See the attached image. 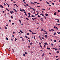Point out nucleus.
I'll use <instances>...</instances> for the list:
<instances>
[{
  "mask_svg": "<svg viewBox=\"0 0 60 60\" xmlns=\"http://www.w3.org/2000/svg\"><path fill=\"white\" fill-rule=\"evenodd\" d=\"M45 55V54L43 53L42 54V56H43Z\"/></svg>",
  "mask_w": 60,
  "mask_h": 60,
  "instance_id": "22",
  "label": "nucleus"
},
{
  "mask_svg": "<svg viewBox=\"0 0 60 60\" xmlns=\"http://www.w3.org/2000/svg\"><path fill=\"white\" fill-rule=\"evenodd\" d=\"M11 40L12 41H13V40L12 39H11Z\"/></svg>",
  "mask_w": 60,
  "mask_h": 60,
  "instance_id": "43",
  "label": "nucleus"
},
{
  "mask_svg": "<svg viewBox=\"0 0 60 60\" xmlns=\"http://www.w3.org/2000/svg\"><path fill=\"white\" fill-rule=\"evenodd\" d=\"M57 33H58V34H60V32H57Z\"/></svg>",
  "mask_w": 60,
  "mask_h": 60,
  "instance_id": "23",
  "label": "nucleus"
},
{
  "mask_svg": "<svg viewBox=\"0 0 60 60\" xmlns=\"http://www.w3.org/2000/svg\"><path fill=\"white\" fill-rule=\"evenodd\" d=\"M55 50H57V49H55Z\"/></svg>",
  "mask_w": 60,
  "mask_h": 60,
  "instance_id": "41",
  "label": "nucleus"
},
{
  "mask_svg": "<svg viewBox=\"0 0 60 60\" xmlns=\"http://www.w3.org/2000/svg\"><path fill=\"white\" fill-rule=\"evenodd\" d=\"M34 39H35V36L34 37Z\"/></svg>",
  "mask_w": 60,
  "mask_h": 60,
  "instance_id": "39",
  "label": "nucleus"
},
{
  "mask_svg": "<svg viewBox=\"0 0 60 60\" xmlns=\"http://www.w3.org/2000/svg\"><path fill=\"white\" fill-rule=\"evenodd\" d=\"M27 35L28 36L29 35V33H27Z\"/></svg>",
  "mask_w": 60,
  "mask_h": 60,
  "instance_id": "48",
  "label": "nucleus"
},
{
  "mask_svg": "<svg viewBox=\"0 0 60 60\" xmlns=\"http://www.w3.org/2000/svg\"><path fill=\"white\" fill-rule=\"evenodd\" d=\"M58 12H60V10H58Z\"/></svg>",
  "mask_w": 60,
  "mask_h": 60,
  "instance_id": "46",
  "label": "nucleus"
},
{
  "mask_svg": "<svg viewBox=\"0 0 60 60\" xmlns=\"http://www.w3.org/2000/svg\"><path fill=\"white\" fill-rule=\"evenodd\" d=\"M9 22H11V20H9Z\"/></svg>",
  "mask_w": 60,
  "mask_h": 60,
  "instance_id": "52",
  "label": "nucleus"
},
{
  "mask_svg": "<svg viewBox=\"0 0 60 60\" xmlns=\"http://www.w3.org/2000/svg\"><path fill=\"white\" fill-rule=\"evenodd\" d=\"M37 19V18L36 17L35 18H34V19Z\"/></svg>",
  "mask_w": 60,
  "mask_h": 60,
  "instance_id": "35",
  "label": "nucleus"
},
{
  "mask_svg": "<svg viewBox=\"0 0 60 60\" xmlns=\"http://www.w3.org/2000/svg\"><path fill=\"white\" fill-rule=\"evenodd\" d=\"M10 12L11 14H12V11H11Z\"/></svg>",
  "mask_w": 60,
  "mask_h": 60,
  "instance_id": "20",
  "label": "nucleus"
},
{
  "mask_svg": "<svg viewBox=\"0 0 60 60\" xmlns=\"http://www.w3.org/2000/svg\"><path fill=\"white\" fill-rule=\"evenodd\" d=\"M25 15L26 16H27V14H26V13H25Z\"/></svg>",
  "mask_w": 60,
  "mask_h": 60,
  "instance_id": "36",
  "label": "nucleus"
},
{
  "mask_svg": "<svg viewBox=\"0 0 60 60\" xmlns=\"http://www.w3.org/2000/svg\"><path fill=\"white\" fill-rule=\"evenodd\" d=\"M44 48H45V47H46V45H44Z\"/></svg>",
  "mask_w": 60,
  "mask_h": 60,
  "instance_id": "44",
  "label": "nucleus"
},
{
  "mask_svg": "<svg viewBox=\"0 0 60 60\" xmlns=\"http://www.w3.org/2000/svg\"><path fill=\"white\" fill-rule=\"evenodd\" d=\"M44 17L45 19H46V16H44Z\"/></svg>",
  "mask_w": 60,
  "mask_h": 60,
  "instance_id": "50",
  "label": "nucleus"
},
{
  "mask_svg": "<svg viewBox=\"0 0 60 60\" xmlns=\"http://www.w3.org/2000/svg\"><path fill=\"white\" fill-rule=\"evenodd\" d=\"M6 39L7 40H8V39L7 38H6Z\"/></svg>",
  "mask_w": 60,
  "mask_h": 60,
  "instance_id": "45",
  "label": "nucleus"
},
{
  "mask_svg": "<svg viewBox=\"0 0 60 60\" xmlns=\"http://www.w3.org/2000/svg\"><path fill=\"white\" fill-rule=\"evenodd\" d=\"M45 16H48V14H45Z\"/></svg>",
  "mask_w": 60,
  "mask_h": 60,
  "instance_id": "12",
  "label": "nucleus"
},
{
  "mask_svg": "<svg viewBox=\"0 0 60 60\" xmlns=\"http://www.w3.org/2000/svg\"><path fill=\"white\" fill-rule=\"evenodd\" d=\"M46 44H47V43H44V44H45V45H46Z\"/></svg>",
  "mask_w": 60,
  "mask_h": 60,
  "instance_id": "28",
  "label": "nucleus"
},
{
  "mask_svg": "<svg viewBox=\"0 0 60 60\" xmlns=\"http://www.w3.org/2000/svg\"><path fill=\"white\" fill-rule=\"evenodd\" d=\"M28 41H29V42H30V40H29Z\"/></svg>",
  "mask_w": 60,
  "mask_h": 60,
  "instance_id": "57",
  "label": "nucleus"
},
{
  "mask_svg": "<svg viewBox=\"0 0 60 60\" xmlns=\"http://www.w3.org/2000/svg\"><path fill=\"white\" fill-rule=\"evenodd\" d=\"M40 6H37V7H40Z\"/></svg>",
  "mask_w": 60,
  "mask_h": 60,
  "instance_id": "27",
  "label": "nucleus"
},
{
  "mask_svg": "<svg viewBox=\"0 0 60 60\" xmlns=\"http://www.w3.org/2000/svg\"><path fill=\"white\" fill-rule=\"evenodd\" d=\"M54 41L55 42H56V40H54Z\"/></svg>",
  "mask_w": 60,
  "mask_h": 60,
  "instance_id": "47",
  "label": "nucleus"
},
{
  "mask_svg": "<svg viewBox=\"0 0 60 60\" xmlns=\"http://www.w3.org/2000/svg\"><path fill=\"white\" fill-rule=\"evenodd\" d=\"M31 4H34V5L35 4H34V3H32V2H31L30 3Z\"/></svg>",
  "mask_w": 60,
  "mask_h": 60,
  "instance_id": "13",
  "label": "nucleus"
},
{
  "mask_svg": "<svg viewBox=\"0 0 60 60\" xmlns=\"http://www.w3.org/2000/svg\"><path fill=\"white\" fill-rule=\"evenodd\" d=\"M38 16L39 17V18H40V17H41V16H40V15H38Z\"/></svg>",
  "mask_w": 60,
  "mask_h": 60,
  "instance_id": "26",
  "label": "nucleus"
},
{
  "mask_svg": "<svg viewBox=\"0 0 60 60\" xmlns=\"http://www.w3.org/2000/svg\"><path fill=\"white\" fill-rule=\"evenodd\" d=\"M29 15H31V14L30 13H28Z\"/></svg>",
  "mask_w": 60,
  "mask_h": 60,
  "instance_id": "60",
  "label": "nucleus"
},
{
  "mask_svg": "<svg viewBox=\"0 0 60 60\" xmlns=\"http://www.w3.org/2000/svg\"><path fill=\"white\" fill-rule=\"evenodd\" d=\"M15 41H17V38H15Z\"/></svg>",
  "mask_w": 60,
  "mask_h": 60,
  "instance_id": "29",
  "label": "nucleus"
},
{
  "mask_svg": "<svg viewBox=\"0 0 60 60\" xmlns=\"http://www.w3.org/2000/svg\"><path fill=\"white\" fill-rule=\"evenodd\" d=\"M28 17H29V18H30L31 17V16H30V15H29L28 16Z\"/></svg>",
  "mask_w": 60,
  "mask_h": 60,
  "instance_id": "37",
  "label": "nucleus"
},
{
  "mask_svg": "<svg viewBox=\"0 0 60 60\" xmlns=\"http://www.w3.org/2000/svg\"><path fill=\"white\" fill-rule=\"evenodd\" d=\"M52 4L53 5H54V3H52Z\"/></svg>",
  "mask_w": 60,
  "mask_h": 60,
  "instance_id": "55",
  "label": "nucleus"
},
{
  "mask_svg": "<svg viewBox=\"0 0 60 60\" xmlns=\"http://www.w3.org/2000/svg\"><path fill=\"white\" fill-rule=\"evenodd\" d=\"M12 50H13V52H14V49H12Z\"/></svg>",
  "mask_w": 60,
  "mask_h": 60,
  "instance_id": "32",
  "label": "nucleus"
},
{
  "mask_svg": "<svg viewBox=\"0 0 60 60\" xmlns=\"http://www.w3.org/2000/svg\"><path fill=\"white\" fill-rule=\"evenodd\" d=\"M23 56H25V53L23 54Z\"/></svg>",
  "mask_w": 60,
  "mask_h": 60,
  "instance_id": "49",
  "label": "nucleus"
},
{
  "mask_svg": "<svg viewBox=\"0 0 60 60\" xmlns=\"http://www.w3.org/2000/svg\"><path fill=\"white\" fill-rule=\"evenodd\" d=\"M42 10H45V9H44V8H43V9H42Z\"/></svg>",
  "mask_w": 60,
  "mask_h": 60,
  "instance_id": "42",
  "label": "nucleus"
},
{
  "mask_svg": "<svg viewBox=\"0 0 60 60\" xmlns=\"http://www.w3.org/2000/svg\"><path fill=\"white\" fill-rule=\"evenodd\" d=\"M25 37H26V38H28L27 37V36H25Z\"/></svg>",
  "mask_w": 60,
  "mask_h": 60,
  "instance_id": "11",
  "label": "nucleus"
},
{
  "mask_svg": "<svg viewBox=\"0 0 60 60\" xmlns=\"http://www.w3.org/2000/svg\"><path fill=\"white\" fill-rule=\"evenodd\" d=\"M40 47H41V48H42V46H41V45H40Z\"/></svg>",
  "mask_w": 60,
  "mask_h": 60,
  "instance_id": "24",
  "label": "nucleus"
},
{
  "mask_svg": "<svg viewBox=\"0 0 60 60\" xmlns=\"http://www.w3.org/2000/svg\"><path fill=\"white\" fill-rule=\"evenodd\" d=\"M6 10H7V11H9V10H8V9H7V8H6Z\"/></svg>",
  "mask_w": 60,
  "mask_h": 60,
  "instance_id": "17",
  "label": "nucleus"
},
{
  "mask_svg": "<svg viewBox=\"0 0 60 60\" xmlns=\"http://www.w3.org/2000/svg\"><path fill=\"white\" fill-rule=\"evenodd\" d=\"M46 3H47L48 4H49V3L48 2V1H46Z\"/></svg>",
  "mask_w": 60,
  "mask_h": 60,
  "instance_id": "21",
  "label": "nucleus"
},
{
  "mask_svg": "<svg viewBox=\"0 0 60 60\" xmlns=\"http://www.w3.org/2000/svg\"><path fill=\"white\" fill-rule=\"evenodd\" d=\"M14 11H15V12H17V11L15 9H14Z\"/></svg>",
  "mask_w": 60,
  "mask_h": 60,
  "instance_id": "7",
  "label": "nucleus"
},
{
  "mask_svg": "<svg viewBox=\"0 0 60 60\" xmlns=\"http://www.w3.org/2000/svg\"><path fill=\"white\" fill-rule=\"evenodd\" d=\"M45 38H47V36L46 35H45Z\"/></svg>",
  "mask_w": 60,
  "mask_h": 60,
  "instance_id": "5",
  "label": "nucleus"
},
{
  "mask_svg": "<svg viewBox=\"0 0 60 60\" xmlns=\"http://www.w3.org/2000/svg\"><path fill=\"white\" fill-rule=\"evenodd\" d=\"M26 5H27V6H28V4H26Z\"/></svg>",
  "mask_w": 60,
  "mask_h": 60,
  "instance_id": "59",
  "label": "nucleus"
},
{
  "mask_svg": "<svg viewBox=\"0 0 60 60\" xmlns=\"http://www.w3.org/2000/svg\"><path fill=\"white\" fill-rule=\"evenodd\" d=\"M20 9V11H23V10H22V9Z\"/></svg>",
  "mask_w": 60,
  "mask_h": 60,
  "instance_id": "10",
  "label": "nucleus"
},
{
  "mask_svg": "<svg viewBox=\"0 0 60 60\" xmlns=\"http://www.w3.org/2000/svg\"><path fill=\"white\" fill-rule=\"evenodd\" d=\"M24 6H25V7H26V5H24Z\"/></svg>",
  "mask_w": 60,
  "mask_h": 60,
  "instance_id": "54",
  "label": "nucleus"
},
{
  "mask_svg": "<svg viewBox=\"0 0 60 60\" xmlns=\"http://www.w3.org/2000/svg\"><path fill=\"white\" fill-rule=\"evenodd\" d=\"M56 60H58V59H56Z\"/></svg>",
  "mask_w": 60,
  "mask_h": 60,
  "instance_id": "64",
  "label": "nucleus"
},
{
  "mask_svg": "<svg viewBox=\"0 0 60 60\" xmlns=\"http://www.w3.org/2000/svg\"><path fill=\"white\" fill-rule=\"evenodd\" d=\"M51 45H52V46H53V44H51Z\"/></svg>",
  "mask_w": 60,
  "mask_h": 60,
  "instance_id": "53",
  "label": "nucleus"
},
{
  "mask_svg": "<svg viewBox=\"0 0 60 60\" xmlns=\"http://www.w3.org/2000/svg\"><path fill=\"white\" fill-rule=\"evenodd\" d=\"M41 15H42V16H43V17H44V15H43V14H41Z\"/></svg>",
  "mask_w": 60,
  "mask_h": 60,
  "instance_id": "9",
  "label": "nucleus"
},
{
  "mask_svg": "<svg viewBox=\"0 0 60 60\" xmlns=\"http://www.w3.org/2000/svg\"><path fill=\"white\" fill-rule=\"evenodd\" d=\"M22 10H23L22 11H25V10H24V9H23Z\"/></svg>",
  "mask_w": 60,
  "mask_h": 60,
  "instance_id": "19",
  "label": "nucleus"
},
{
  "mask_svg": "<svg viewBox=\"0 0 60 60\" xmlns=\"http://www.w3.org/2000/svg\"><path fill=\"white\" fill-rule=\"evenodd\" d=\"M42 38V39H44V38H43V37Z\"/></svg>",
  "mask_w": 60,
  "mask_h": 60,
  "instance_id": "62",
  "label": "nucleus"
},
{
  "mask_svg": "<svg viewBox=\"0 0 60 60\" xmlns=\"http://www.w3.org/2000/svg\"><path fill=\"white\" fill-rule=\"evenodd\" d=\"M25 53L26 54V55H27V52H25Z\"/></svg>",
  "mask_w": 60,
  "mask_h": 60,
  "instance_id": "33",
  "label": "nucleus"
},
{
  "mask_svg": "<svg viewBox=\"0 0 60 60\" xmlns=\"http://www.w3.org/2000/svg\"><path fill=\"white\" fill-rule=\"evenodd\" d=\"M54 14L55 15H56V12L54 13Z\"/></svg>",
  "mask_w": 60,
  "mask_h": 60,
  "instance_id": "4",
  "label": "nucleus"
},
{
  "mask_svg": "<svg viewBox=\"0 0 60 60\" xmlns=\"http://www.w3.org/2000/svg\"><path fill=\"white\" fill-rule=\"evenodd\" d=\"M33 10V11H36V10L35 9H34V8H32Z\"/></svg>",
  "mask_w": 60,
  "mask_h": 60,
  "instance_id": "3",
  "label": "nucleus"
},
{
  "mask_svg": "<svg viewBox=\"0 0 60 60\" xmlns=\"http://www.w3.org/2000/svg\"><path fill=\"white\" fill-rule=\"evenodd\" d=\"M32 44H33V43H32V42L31 43H30V45H32Z\"/></svg>",
  "mask_w": 60,
  "mask_h": 60,
  "instance_id": "31",
  "label": "nucleus"
},
{
  "mask_svg": "<svg viewBox=\"0 0 60 60\" xmlns=\"http://www.w3.org/2000/svg\"><path fill=\"white\" fill-rule=\"evenodd\" d=\"M34 3H35V4H37V2H34Z\"/></svg>",
  "mask_w": 60,
  "mask_h": 60,
  "instance_id": "30",
  "label": "nucleus"
},
{
  "mask_svg": "<svg viewBox=\"0 0 60 60\" xmlns=\"http://www.w3.org/2000/svg\"><path fill=\"white\" fill-rule=\"evenodd\" d=\"M26 19H27V20H29V19H28V18H26Z\"/></svg>",
  "mask_w": 60,
  "mask_h": 60,
  "instance_id": "14",
  "label": "nucleus"
},
{
  "mask_svg": "<svg viewBox=\"0 0 60 60\" xmlns=\"http://www.w3.org/2000/svg\"><path fill=\"white\" fill-rule=\"evenodd\" d=\"M32 34H36L35 33H32Z\"/></svg>",
  "mask_w": 60,
  "mask_h": 60,
  "instance_id": "16",
  "label": "nucleus"
},
{
  "mask_svg": "<svg viewBox=\"0 0 60 60\" xmlns=\"http://www.w3.org/2000/svg\"><path fill=\"white\" fill-rule=\"evenodd\" d=\"M3 13H4V11H3Z\"/></svg>",
  "mask_w": 60,
  "mask_h": 60,
  "instance_id": "58",
  "label": "nucleus"
},
{
  "mask_svg": "<svg viewBox=\"0 0 60 60\" xmlns=\"http://www.w3.org/2000/svg\"><path fill=\"white\" fill-rule=\"evenodd\" d=\"M31 17H32V18H34V16L33 15H32L31 16Z\"/></svg>",
  "mask_w": 60,
  "mask_h": 60,
  "instance_id": "18",
  "label": "nucleus"
},
{
  "mask_svg": "<svg viewBox=\"0 0 60 60\" xmlns=\"http://www.w3.org/2000/svg\"><path fill=\"white\" fill-rule=\"evenodd\" d=\"M11 18H12V19H13V17L12 16H11Z\"/></svg>",
  "mask_w": 60,
  "mask_h": 60,
  "instance_id": "34",
  "label": "nucleus"
},
{
  "mask_svg": "<svg viewBox=\"0 0 60 60\" xmlns=\"http://www.w3.org/2000/svg\"><path fill=\"white\" fill-rule=\"evenodd\" d=\"M30 9H32V7H30Z\"/></svg>",
  "mask_w": 60,
  "mask_h": 60,
  "instance_id": "51",
  "label": "nucleus"
},
{
  "mask_svg": "<svg viewBox=\"0 0 60 60\" xmlns=\"http://www.w3.org/2000/svg\"><path fill=\"white\" fill-rule=\"evenodd\" d=\"M47 49H49V50L50 49V48H48V47H47Z\"/></svg>",
  "mask_w": 60,
  "mask_h": 60,
  "instance_id": "8",
  "label": "nucleus"
},
{
  "mask_svg": "<svg viewBox=\"0 0 60 60\" xmlns=\"http://www.w3.org/2000/svg\"><path fill=\"white\" fill-rule=\"evenodd\" d=\"M12 13H14V11H12Z\"/></svg>",
  "mask_w": 60,
  "mask_h": 60,
  "instance_id": "63",
  "label": "nucleus"
},
{
  "mask_svg": "<svg viewBox=\"0 0 60 60\" xmlns=\"http://www.w3.org/2000/svg\"><path fill=\"white\" fill-rule=\"evenodd\" d=\"M36 12H38V13H39V11H36Z\"/></svg>",
  "mask_w": 60,
  "mask_h": 60,
  "instance_id": "40",
  "label": "nucleus"
},
{
  "mask_svg": "<svg viewBox=\"0 0 60 60\" xmlns=\"http://www.w3.org/2000/svg\"><path fill=\"white\" fill-rule=\"evenodd\" d=\"M38 14H39L38 13H37V14H36L35 15V16H36V15H38Z\"/></svg>",
  "mask_w": 60,
  "mask_h": 60,
  "instance_id": "15",
  "label": "nucleus"
},
{
  "mask_svg": "<svg viewBox=\"0 0 60 60\" xmlns=\"http://www.w3.org/2000/svg\"><path fill=\"white\" fill-rule=\"evenodd\" d=\"M51 31H55V30H54V29H51Z\"/></svg>",
  "mask_w": 60,
  "mask_h": 60,
  "instance_id": "2",
  "label": "nucleus"
},
{
  "mask_svg": "<svg viewBox=\"0 0 60 60\" xmlns=\"http://www.w3.org/2000/svg\"><path fill=\"white\" fill-rule=\"evenodd\" d=\"M5 28L6 29H7V27H5Z\"/></svg>",
  "mask_w": 60,
  "mask_h": 60,
  "instance_id": "38",
  "label": "nucleus"
},
{
  "mask_svg": "<svg viewBox=\"0 0 60 60\" xmlns=\"http://www.w3.org/2000/svg\"><path fill=\"white\" fill-rule=\"evenodd\" d=\"M0 6L1 7V8H4V7H3V6H2L1 5H0Z\"/></svg>",
  "mask_w": 60,
  "mask_h": 60,
  "instance_id": "1",
  "label": "nucleus"
},
{
  "mask_svg": "<svg viewBox=\"0 0 60 60\" xmlns=\"http://www.w3.org/2000/svg\"><path fill=\"white\" fill-rule=\"evenodd\" d=\"M41 21H43V19H42V18H41Z\"/></svg>",
  "mask_w": 60,
  "mask_h": 60,
  "instance_id": "6",
  "label": "nucleus"
},
{
  "mask_svg": "<svg viewBox=\"0 0 60 60\" xmlns=\"http://www.w3.org/2000/svg\"><path fill=\"white\" fill-rule=\"evenodd\" d=\"M49 6H51V5H49Z\"/></svg>",
  "mask_w": 60,
  "mask_h": 60,
  "instance_id": "61",
  "label": "nucleus"
},
{
  "mask_svg": "<svg viewBox=\"0 0 60 60\" xmlns=\"http://www.w3.org/2000/svg\"><path fill=\"white\" fill-rule=\"evenodd\" d=\"M19 22L20 23H21V20H19Z\"/></svg>",
  "mask_w": 60,
  "mask_h": 60,
  "instance_id": "25",
  "label": "nucleus"
},
{
  "mask_svg": "<svg viewBox=\"0 0 60 60\" xmlns=\"http://www.w3.org/2000/svg\"><path fill=\"white\" fill-rule=\"evenodd\" d=\"M6 26H8V24H7L6 25Z\"/></svg>",
  "mask_w": 60,
  "mask_h": 60,
  "instance_id": "56",
  "label": "nucleus"
}]
</instances>
